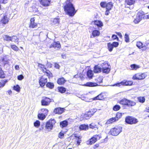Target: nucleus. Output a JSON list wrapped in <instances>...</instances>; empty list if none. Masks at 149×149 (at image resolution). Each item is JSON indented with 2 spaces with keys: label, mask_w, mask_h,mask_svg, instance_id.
Masks as SVG:
<instances>
[{
  "label": "nucleus",
  "mask_w": 149,
  "mask_h": 149,
  "mask_svg": "<svg viewBox=\"0 0 149 149\" xmlns=\"http://www.w3.org/2000/svg\"><path fill=\"white\" fill-rule=\"evenodd\" d=\"M125 3L127 5H131L133 4L134 2V0H125Z\"/></svg>",
  "instance_id": "38"
},
{
  "label": "nucleus",
  "mask_w": 149,
  "mask_h": 149,
  "mask_svg": "<svg viewBox=\"0 0 149 149\" xmlns=\"http://www.w3.org/2000/svg\"><path fill=\"white\" fill-rule=\"evenodd\" d=\"M125 121L127 123L130 125L136 124L138 122L137 119L130 116H128L125 118Z\"/></svg>",
  "instance_id": "4"
},
{
  "label": "nucleus",
  "mask_w": 149,
  "mask_h": 149,
  "mask_svg": "<svg viewBox=\"0 0 149 149\" xmlns=\"http://www.w3.org/2000/svg\"><path fill=\"white\" fill-rule=\"evenodd\" d=\"M47 78H45L44 76L42 77L39 81L40 85L41 87L44 86L47 82Z\"/></svg>",
  "instance_id": "12"
},
{
  "label": "nucleus",
  "mask_w": 149,
  "mask_h": 149,
  "mask_svg": "<svg viewBox=\"0 0 149 149\" xmlns=\"http://www.w3.org/2000/svg\"><path fill=\"white\" fill-rule=\"evenodd\" d=\"M141 18L137 15L136 18L134 21V22L135 24H138L141 20Z\"/></svg>",
  "instance_id": "40"
},
{
  "label": "nucleus",
  "mask_w": 149,
  "mask_h": 149,
  "mask_svg": "<svg viewBox=\"0 0 149 149\" xmlns=\"http://www.w3.org/2000/svg\"><path fill=\"white\" fill-rule=\"evenodd\" d=\"M101 138L100 135H96L94 136L90 139L89 141L87 142L88 144L92 145L95 143L97 139H99Z\"/></svg>",
  "instance_id": "7"
},
{
  "label": "nucleus",
  "mask_w": 149,
  "mask_h": 149,
  "mask_svg": "<svg viewBox=\"0 0 149 149\" xmlns=\"http://www.w3.org/2000/svg\"><path fill=\"white\" fill-rule=\"evenodd\" d=\"M7 81H2L0 82V88L3 87L5 85Z\"/></svg>",
  "instance_id": "52"
},
{
  "label": "nucleus",
  "mask_w": 149,
  "mask_h": 149,
  "mask_svg": "<svg viewBox=\"0 0 149 149\" xmlns=\"http://www.w3.org/2000/svg\"><path fill=\"white\" fill-rule=\"evenodd\" d=\"M73 0H67L63 3L64 9L66 14L70 16H73L75 14L76 11L72 3Z\"/></svg>",
  "instance_id": "1"
},
{
  "label": "nucleus",
  "mask_w": 149,
  "mask_h": 149,
  "mask_svg": "<svg viewBox=\"0 0 149 149\" xmlns=\"http://www.w3.org/2000/svg\"><path fill=\"white\" fill-rule=\"evenodd\" d=\"M122 116V113L118 112L116 113L115 118H116L117 120H118L119 118L121 117Z\"/></svg>",
  "instance_id": "46"
},
{
  "label": "nucleus",
  "mask_w": 149,
  "mask_h": 149,
  "mask_svg": "<svg viewBox=\"0 0 149 149\" xmlns=\"http://www.w3.org/2000/svg\"><path fill=\"white\" fill-rule=\"evenodd\" d=\"M120 106L118 105H116L113 107V109L115 111H117L120 109Z\"/></svg>",
  "instance_id": "47"
},
{
  "label": "nucleus",
  "mask_w": 149,
  "mask_h": 149,
  "mask_svg": "<svg viewBox=\"0 0 149 149\" xmlns=\"http://www.w3.org/2000/svg\"><path fill=\"white\" fill-rule=\"evenodd\" d=\"M66 80L63 77L59 78L57 80V83L59 85H61L64 84Z\"/></svg>",
  "instance_id": "20"
},
{
  "label": "nucleus",
  "mask_w": 149,
  "mask_h": 149,
  "mask_svg": "<svg viewBox=\"0 0 149 149\" xmlns=\"http://www.w3.org/2000/svg\"><path fill=\"white\" fill-rule=\"evenodd\" d=\"M107 47L109 51L111 52L113 48V45L112 43H107Z\"/></svg>",
  "instance_id": "36"
},
{
  "label": "nucleus",
  "mask_w": 149,
  "mask_h": 149,
  "mask_svg": "<svg viewBox=\"0 0 149 149\" xmlns=\"http://www.w3.org/2000/svg\"><path fill=\"white\" fill-rule=\"evenodd\" d=\"M29 11L31 12L36 13L38 11V10L35 6H33L30 8L29 9Z\"/></svg>",
  "instance_id": "32"
},
{
  "label": "nucleus",
  "mask_w": 149,
  "mask_h": 149,
  "mask_svg": "<svg viewBox=\"0 0 149 149\" xmlns=\"http://www.w3.org/2000/svg\"><path fill=\"white\" fill-rule=\"evenodd\" d=\"M95 125H94V124L92 123L90 125V128H94L95 127Z\"/></svg>",
  "instance_id": "62"
},
{
  "label": "nucleus",
  "mask_w": 149,
  "mask_h": 149,
  "mask_svg": "<svg viewBox=\"0 0 149 149\" xmlns=\"http://www.w3.org/2000/svg\"><path fill=\"white\" fill-rule=\"evenodd\" d=\"M100 65L102 66V68L106 66H108L109 65L107 62H104V61H101L100 63Z\"/></svg>",
  "instance_id": "33"
},
{
  "label": "nucleus",
  "mask_w": 149,
  "mask_h": 149,
  "mask_svg": "<svg viewBox=\"0 0 149 149\" xmlns=\"http://www.w3.org/2000/svg\"><path fill=\"white\" fill-rule=\"evenodd\" d=\"M113 4L111 2H109L108 3H107L106 9L111 10L113 8Z\"/></svg>",
  "instance_id": "30"
},
{
  "label": "nucleus",
  "mask_w": 149,
  "mask_h": 149,
  "mask_svg": "<svg viewBox=\"0 0 149 149\" xmlns=\"http://www.w3.org/2000/svg\"><path fill=\"white\" fill-rule=\"evenodd\" d=\"M94 24L97 26L101 27L103 26L102 23L100 21L96 20L94 22Z\"/></svg>",
  "instance_id": "27"
},
{
  "label": "nucleus",
  "mask_w": 149,
  "mask_h": 149,
  "mask_svg": "<svg viewBox=\"0 0 149 149\" xmlns=\"http://www.w3.org/2000/svg\"><path fill=\"white\" fill-rule=\"evenodd\" d=\"M110 69L108 66H106L102 68V71L103 73H108L110 71Z\"/></svg>",
  "instance_id": "28"
},
{
  "label": "nucleus",
  "mask_w": 149,
  "mask_h": 149,
  "mask_svg": "<svg viewBox=\"0 0 149 149\" xmlns=\"http://www.w3.org/2000/svg\"><path fill=\"white\" fill-rule=\"evenodd\" d=\"M110 10H108L107 9H106V11L105 12V15H108L110 13L109 11Z\"/></svg>",
  "instance_id": "61"
},
{
  "label": "nucleus",
  "mask_w": 149,
  "mask_h": 149,
  "mask_svg": "<svg viewBox=\"0 0 149 149\" xmlns=\"http://www.w3.org/2000/svg\"><path fill=\"white\" fill-rule=\"evenodd\" d=\"M125 41L126 42H129V38L128 35L127 33L125 34Z\"/></svg>",
  "instance_id": "50"
},
{
  "label": "nucleus",
  "mask_w": 149,
  "mask_h": 149,
  "mask_svg": "<svg viewBox=\"0 0 149 149\" xmlns=\"http://www.w3.org/2000/svg\"><path fill=\"white\" fill-rule=\"evenodd\" d=\"M7 56H6L1 58L0 63H1V64L4 65L8 63V59L7 58Z\"/></svg>",
  "instance_id": "15"
},
{
  "label": "nucleus",
  "mask_w": 149,
  "mask_h": 149,
  "mask_svg": "<svg viewBox=\"0 0 149 149\" xmlns=\"http://www.w3.org/2000/svg\"><path fill=\"white\" fill-rule=\"evenodd\" d=\"M138 100L141 103H144L145 101V99L143 97H140L137 98Z\"/></svg>",
  "instance_id": "39"
},
{
  "label": "nucleus",
  "mask_w": 149,
  "mask_h": 149,
  "mask_svg": "<svg viewBox=\"0 0 149 149\" xmlns=\"http://www.w3.org/2000/svg\"><path fill=\"white\" fill-rule=\"evenodd\" d=\"M58 89L59 92L61 93H64L66 91V88L63 87H59Z\"/></svg>",
  "instance_id": "37"
},
{
  "label": "nucleus",
  "mask_w": 149,
  "mask_h": 149,
  "mask_svg": "<svg viewBox=\"0 0 149 149\" xmlns=\"http://www.w3.org/2000/svg\"><path fill=\"white\" fill-rule=\"evenodd\" d=\"M87 76L89 78H91L92 77L93 74L92 71L91 70H88L87 72Z\"/></svg>",
  "instance_id": "34"
},
{
  "label": "nucleus",
  "mask_w": 149,
  "mask_h": 149,
  "mask_svg": "<svg viewBox=\"0 0 149 149\" xmlns=\"http://www.w3.org/2000/svg\"><path fill=\"white\" fill-rule=\"evenodd\" d=\"M100 34V32L98 30H94L92 31V34L94 37L99 36Z\"/></svg>",
  "instance_id": "21"
},
{
  "label": "nucleus",
  "mask_w": 149,
  "mask_h": 149,
  "mask_svg": "<svg viewBox=\"0 0 149 149\" xmlns=\"http://www.w3.org/2000/svg\"><path fill=\"white\" fill-rule=\"evenodd\" d=\"M46 85L47 87L51 89L53 88L54 86V85L53 83L49 82H48Z\"/></svg>",
  "instance_id": "41"
},
{
  "label": "nucleus",
  "mask_w": 149,
  "mask_h": 149,
  "mask_svg": "<svg viewBox=\"0 0 149 149\" xmlns=\"http://www.w3.org/2000/svg\"><path fill=\"white\" fill-rule=\"evenodd\" d=\"M8 0H0V3H6L8 2Z\"/></svg>",
  "instance_id": "60"
},
{
  "label": "nucleus",
  "mask_w": 149,
  "mask_h": 149,
  "mask_svg": "<svg viewBox=\"0 0 149 149\" xmlns=\"http://www.w3.org/2000/svg\"><path fill=\"white\" fill-rule=\"evenodd\" d=\"M11 47L12 49L15 51H17L19 50L18 47L15 45H11Z\"/></svg>",
  "instance_id": "48"
},
{
  "label": "nucleus",
  "mask_w": 149,
  "mask_h": 149,
  "mask_svg": "<svg viewBox=\"0 0 149 149\" xmlns=\"http://www.w3.org/2000/svg\"><path fill=\"white\" fill-rule=\"evenodd\" d=\"M94 110V109H92L85 113H82L81 115V117L85 119H89L95 112V111H93Z\"/></svg>",
  "instance_id": "6"
},
{
  "label": "nucleus",
  "mask_w": 149,
  "mask_h": 149,
  "mask_svg": "<svg viewBox=\"0 0 149 149\" xmlns=\"http://www.w3.org/2000/svg\"><path fill=\"white\" fill-rule=\"evenodd\" d=\"M56 123V122L54 119H50L47 122L45 125V128L49 131L53 129V125H54Z\"/></svg>",
  "instance_id": "5"
},
{
  "label": "nucleus",
  "mask_w": 149,
  "mask_h": 149,
  "mask_svg": "<svg viewBox=\"0 0 149 149\" xmlns=\"http://www.w3.org/2000/svg\"><path fill=\"white\" fill-rule=\"evenodd\" d=\"M64 136V134L62 132H60L58 135V137L60 138H62Z\"/></svg>",
  "instance_id": "59"
},
{
  "label": "nucleus",
  "mask_w": 149,
  "mask_h": 149,
  "mask_svg": "<svg viewBox=\"0 0 149 149\" xmlns=\"http://www.w3.org/2000/svg\"><path fill=\"white\" fill-rule=\"evenodd\" d=\"M3 38L4 40L9 41H10L11 37L7 35H4L3 36Z\"/></svg>",
  "instance_id": "42"
},
{
  "label": "nucleus",
  "mask_w": 149,
  "mask_h": 149,
  "mask_svg": "<svg viewBox=\"0 0 149 149\" xmlns=\"http://www.w3.org/2000/svg\"><path fill=\"white\" fill-rule=\"evenodd\" d=\"M40 124V122L39 120H36L34 123V125L35 127L38 128L39 127Z\"/></svg>",
  "instance_id": "49"
},
{
  "label": "nucleus",
  "mask_w": 149,
  "mask_h": 149,
  "mask_svg": "<svg viewBox=\"0 0 149 149\" xmlns=\"http://www.w3.org/2000/svg\"><path fill=\"white\" fill-rule=\"evenodd\" d=\"M117 120L115 117L112 118H110L109 120H108L106 123V124L107 125L110 124L111 123H113Z\"/></svg>",
  "instance_id": "24"
},
{
  "label": "nucleus",
  "mask_w": 149,
  "mask_h": 149,
  "mask_svg": "<svg viewBox=\"0 0 149 149\" xmlns=\"http://www.w3.org/2000/svg\"><path fill=\"white\" fill-rule=\"evenodd\" d=\"M144 15V13L142 10L139 11L137 14V15L142 19V16Z\"/></svg>",
  "instance_id": "43"
},
{
  "label": "nucleus",
  "mask_w": 149,
  "mask_h": 149,
  "mask_svg": "<svg viewBox=\"0 0 149 149\" xmlns=\"http://www.w3.org/2000/svg\"><path fill=\"white\" fill-rule=\"evenodd\" d=\"M38 116L39 119L43 120L45 118L46 115L43 113H41L38 114Z\"/></svg>",
  "instance_id": "29"
},
{
  "label": "nucleus",
  "mask_w": 149,
  "mask_h": 149,
  "mask_svg": "<svg viewBox=\"0 0 149 149\" xmlns=\"http://www.w3.org/2000/svg\"><path fill=\"white\" fill-rule=\"evenodd\" d=\"M136 45V46L139 48H143L144 47L143 44L140 42H137Z\"/></svg>",
  "instance_id": "44"
},
{
  "label": "nucleus",
  "mask_w": 149,
  "mask_h": 149,
  "mask_svg": "<svg viewBox=\"0 0 149 149\" xmlns=\"http://www.w3.org/2000/svg\"><path fill=\"white\" fill-rule=\"evenodd\" d=\"M107 4V3L105 2H102L100 3V6L102 8H106Z\"/></svg>",
  "instance_id": "51"
},
{
  "label": "nucleus",
  "mask_w": 149,
  "mask_h": 149,
  "mask_svg": "<svg viewBox=\"0 0 149 149\" xmlns=\"http://www.w3.org/2000/svg\"><path fill=\"white\" fill-rule=\"evenodd\" d=\"M118 35L120 38H121L122 37V36L121 33L118 32L116 33Z\"/></svg>",
  "instance_id": "64"
},
{
  "label": "nucleus",
  "mask_w": 149,
  "mask_h": 149,
  "mask_svg": "<svg viewBox=\"0 0 149 149\" xmlns=\"http://www.w3.org/2000/svg\"><path fill=\"white\" fill-rule=\"evenodd\" d=\"M9 22V19L6 13L3 15V17L1 20V22L2 24H6L8 23Z\"/></svg>",
  "instance_id": "14"
},
{
  "label": "nucleus",
  "mask_w": 149,
  "mask_h": 149,
  "mask_svg": "<svg viewBox=\"0 0 149 149\" xmlns=\"http://www.w3.org/2000/svg\"><path fill=\"white\" fill-rule=\"evenodd\" d=\"M95 28H94V27H90L89 28V32H92V31L93 30H94V29Z\"/></svg>",
  "instance_id": "63"
},
{
  "label": "nucleus",
  "mask_w": 149,
  "mask_h": 149,
  "mask_svg": "<svg viewBox=\"0 0 149 149\" xmlns=\"http://www.w3.org/2000/svg\"><path fill=\"white\" fill-rule=\"evenodd\" d=\"M119 103L123 105L128 106H133L136 104V103L132 101L129 100L126 98H123L119 101Z\"/></svg>",
  "instance_id": "3"
},
{
  "label": "nucleus",
  "mask_w": 149,
  "mask_h": 149,
  "mask_svg": "<svg viewBox=\"0 0 149 149\" xmlns=\"http://www.w3.org/2000/svg\"><path fill=\"white\" fill-rule=\"evenodd\" d=\"M68 123V122L66 120L61 121L60 123V127H65L67 126Z\"/></svg>",
  "instance_id": "23"
},
{
  "label": "nucleus",
  "mask_w": 149,
  "mask_h": 149,
  "mask_svg": "<svg viewBox=\"0 0 149 149\" xmlns=\"http://www.w3.org/2000/svg\"><path fill=\"white\" fill-rule=\"evenodd\" d=\"M88 125L82 124L79 126V128L80 130H86L88 129Z\"/></svg>",
  "instance_id": "19"
},
{
  "label": "nucleus",
  "mask_w": 149,
  "mask_h": 149,
  "mask_svg": "<svg viewBox=\"0 0 149 149\" xmlns=\"http://www.w3.org/2000/svg\"><path fill=\"white\" fill-rule=\"evenodd\" d=\"M112 38L114 40H115V39H117V40H118V38L117 36L116 35H115V34H113L112 35Z\"/></svg>",
  "instance_id": "58"
},
{
  "label": "nucleus",
  "mask_w": 149,
  "mask_h": 149,
  "mask_svg": "<svg viewBox=\"0 0 149 149\" xmlns=\"http://www.w3.org/2000/svg\"><path fill=\"white\" fill-rule=\"evenodd\" d=\"M41 111L43 113L45 114L46 116L47 115L48 112V110L47 109H42Z\"/></svg>",
  "instance_id": "55"
},
{
  "label": "nucleus",
  "mask_w": 149,
  "mask_h": 149,
  "mask_svg": "<svg viewBox=\"0 0 149 149\" xmlns=\"http://www.w3.org/2000/svg\"><path fill=\"white\" fill-rule=\"evenodd\" d=\"M97 85V84L95 83L91 82H87L84 85L85 86L89 87H94Z\"/></svg>",
  "instance_id": "25"
},
{
  "label": "nucleus",
  "mask_w": 149,
  "mask_h": 149,
  "mask_svg": "<svg viewBox=\"0 0 149 149\" xmlns=\"http://www.w3.org/2000/svg\"><path fill=\"white\" fill-rule=\"evenodd\" d=\"M122 131V127L120 126H116L111 128L109 132L110 134L113 136L118 135Z\"/></svg>",
  "instance_id": "2"
},
{
  "label": "nucleus",
  "mask_w": 149,
  "mask_h": 149,
  "mask_svg": "<svg viewBox=\"0 0 149 149\" xmlns=\"http://www.w3.org/2000/svg\"><path fill=\"white\" fill-rule=\"evenodd\" d=\"M53 24L57 25L60 22L59 19L58 18L54 19L52 21Z\"/></svg>",
  "instance_id": "31"
},
{
  "label": "nucleus",
  "mask_w": 149,
  "mask_h": 149,
  "mask_svg": "<svg viewBox=\"0 0 149 149\" xmlns=\"http://www.w3.org/2000/svg\"><path fill=\"white\" fill-rule=\"evenodd\" d=\"M130 67L132 68V70H136L137 69L139 68V66L135 64H132L130 65Z\"/></svg>",
  "instance_id": "35"
},
{
  "label": "nucleus",
  "mask_w": 149,
  "mask_h": 149,
  "mask_svg": "<svg viewBox=\"0 0 149 149\" xmlns=\"http://www.w3.org/2000/svg\"><path fill=\"white\" fill-rule=\"evenodd\" d=\"M5 77V75L3 71L2 70L1 68L0 67V77L4 78Z\"/></svg>",
  "instance_id": "45"
},
{
  "label": "nucleus",
  "mask_w": 149,
  "mask_h": 149,
  "mask_svg": "<svg viewBox=\"0 0 149 149\" xmlns=\"http://www.w3.org/2000/svg\"><path fill=\"white\" fill-rule=\"evenodd\" d=\"M133 82L131 81H127L125 80L114 84L113 86H131L132 85Z\"/></svg>",
  "instance_id": "9"
},
{
  "label": "nucleus",
  "mask_w": 149,
  "mask_h": 149,
  "mask_svg": "<svg viewBox=\"0 0 149 149\" xmlns=\"http://www.w3.org/2000/svg\"><path fill=\"white\" fill-rule=\"evenodd\" d=\"M24 78V77L22 75H20L17 76V79L19 80H22Z\"/></svg>",
  "instance_id": "57"
},
{
  "label": "nucleus",
  "mask_w": 149,
  "mask_h": 149,
  "mask_svg": "<svg viewBox=\"0 0 149 149\" xmlns=\"http://www.w3.org/2000/svg\"><path fill=\"white\" fill-rule=\"evenodd\" d=\"M101 68L98 65H95L94 67V72L95 73H98L101 72Z\"/></svg>",
  "instance_id": "22"
},
{
  "label": "nucleus",
  "mask_w": 149,
  "mask_h": 149,
  "mask_svg": "<svg viewBox=\"0 0 149 149\" xmlns=\"http://www.w3.org/2000/svg\"><path fill=\"white\" fill-rule=\"evenodd\" d=\"M112 44L113 47H117L119 45L118 43L117 42H113Z\"/></svg>",
  "instance_id": "56"
},
{
  "label": "nucleus",
  "mask_w": 149,
  "mask_h": 149,
  "mask_svg": "<svg viewBox=\"0 0 149 149\" xmlns=\"http://www.w3.org/2000/svg\"><path fill=\"white\" fill-rule=\"evenodd\" d=\"M61 46L60 43L58 41L56 42H54L49 47L50 48H52V47H57L58 48H61Z\"/></svg>",
  "instance_id": "17"
},
{
  "label": "nucleus",
  "mask_w": 149,
  "mask_h": 149,
  "mask_svg": "<svg viewBox=\"0 0 149 149\" xmlns=\"http://www.w3.org/2000/svg\"><path fill=\"white\" fill-rule=\"evenodd\" d=\"M64 110L63 108L60 107L56 108L54 110V112L56 114H61L64 111Z\"/></svg>",
  "instance_id": "18"
},
{
  "label": "nucleus",
  "mask_w": 149,
  "mask_h": 149,
  "mask_svg": "<svg viewBox=\"0 0 149 149\" xmlns=\"http://www.w3.org/2000/svg\"><path fill=\"white\" fill-rule=\"evenodd\" d=\"M51 102V99L46 97L42 99L41 101L42 105L43 106H47Z\"/></svg>",
  "instance_id": "11"
},
{
  "label": "nucleus",
  "mask_w": 149,
  "mask_h": 149,
  "mask_svg": "<svg viewBox=\"0 0 149 149\" xmlns=\"http://www.w3.org/2000/svg\"><path fill=\"white\" fill-rule=\"evenodd\" d=\"M146 76V74L144 73H137L133 77L132 79L136 80H142L144 79Z\"/></svg>",
  "instance_id": "8"
},
{
  "label": "nucleus",
  "mask_w": 149,
  "mask_h": 149,
  "mask_svg": "<svg viewBox=\"0 0 149 149\" xmlns=\"http://www.w3.org/2000/svg\"><path fill=\"white\" fill-rule=\"evenodd\" d=\"M38 66L39 67L41 68L42 71L44 72H45L46 73L47 76H49L50 72L49 71L47 70V69L45 67L44 65L41 64H39Z\"/></svg>",
  "instance_id": "16"
},
{
  "label": "nucleus",
  "mask_w": 149,
  "mask_h": 149,
  "mask_svg": "<svg viewBox=\"0 0 149 149\" xmlns=\"http://www.w3.org/2000/svg\"><path fill=\"white\" fill-rule=\"evenodd\" d=\"M102 95H99L97 97H95L93 99L95 100H101L102 99Z\"/></svg>",
  "instance_id": "54"
},
{
  "label": "nucleus",
  "mask_w": 149,
  "mask_h": 149,
  "mask_svg": "<svg viewBox=\"0 0 149 149\" xmlns=\"http://www.w3.org/2000/svg\"><path fill=\"white\" fill-rule=\"evenodd\" d=\"M10 41L12 42H14L15 43H17V44L18 43V39L16 36H13L11 37Z\"/></svg>",
  "instance_id": "26"
},
{
  "label": "nucleus",
  "mask_w": 149,
  "mask_h": 149,
  "mask_svg": "<svg viewBox=\"0 0 149 149\" xmlns=\"http://www.w3.org/2000/svg\"><path fill=\"white\" fill-rule=\"evenodd\" d=\"M38 24L35 22V19L34 18H31L30 20V22L29 25V27L30 29L37 28Z\"/></svg>",
  "instance_id": "10"
},
{
  "label": "nucleus",
  "mask_w": 149,
  "mask_h": 149,
  "mask_svg": "<svg viewBox=\"0 0 149 149\" xmlns=\"http://www.w3.org/2000/svg\"><path fill=\"white\" fill-rule=\"evenodd\" d=\"M41 4L43 6L46 7L49 6L51 0H39Z\"/></svg>",
  "instance_id": "13"
},
{
  "label": "nucleus",
  "mask_w": 149,
  "mask_h": 149,
  "mask_svg": "<svg viewBox=\"0 0 149 149\" xmlns=\"http://www.w3.org/2000/svg\"><path fill=\"white\" fill-rule=\"evenodd\" d=\"M13 89L15 90L17 92H19L20 90V87L18 85H17L16 86H14Z\"/></svg>",
  "instance_id": "53"
}]
</instances>
